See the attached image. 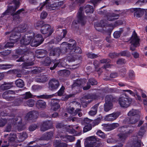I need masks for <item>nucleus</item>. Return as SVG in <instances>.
<instances>
[{"label": "nucleus", "mask_w": 147, "mask_h": 147, "mask_svg": "<svg viewBox=\"0 0 147 147\" xmlns=\"http://www.w3.org/2000/svg\"><path fill=\"white\" fill-rule=\"evenodd\" d=\"M43 41L42 36L38 34L33 39V36H25V38H22L20 40L21 44L26 45L29 44L32 41L31 45L32 47H37L41 44Z\"/></svg>", "instance_id": "1"}, {"label": "nucleus", "mask_w": 147, "mask_h": 147, "mask_svg": "<svg viewBox=\"0 0 147 147\" xmlns=\"http://www.w3.org/2000/svg\"><path fill=\"white\" fill-rule=\"evenodd\" d=\"M19 30L20 32H24V28L19 27L18 28H16L15 30L12 32L10 37V42L7 43L5 46V48L12 47L13 46L14 43L18 41V39L20 36V33L18 32L17 30Z\"/></svg>", "instance_id": "2"}, {"label": "nucleus", "mask_w": 147, "mask_h": 147, "mask_svg": "<svg viewBox=\"0 0 147 147\" xmlns=\"http://www.w3.org/2000/svg\"><path fill=\"white\" fill-rule=\"evenodd\" d=\"M65 62L64 60L62 59L55 60L52 61L50 58L47 57L45 59L43 63L45 66H51L50 69L52 70L54 69L57 65L59 66H64Z\"/></svg>", "instance_id": "3"}, {"label": "nucleus", "mask_w": 147, "mask_h": 147, "mask_svg": "<svg viewBox=\"0 0 147 147\" xmlns=\"http://www.w3.org/2000/svg\"><path fill=\"white\" fill-rule=\"evenodd\" d=\"M99 144V142L97 140L96 138L94 136L87 137L84 142L85 147H98Z\"/></svg>", "instance_id": "4"}, {"label": "nucleus", "mask_w": 147, "mask_h": 147, "mask_svg": "<svg viewBox=\"0 0 147 147\" xmlns=\"http://www.w3.org/2000/svg\"><path fill=\"white\" fill-rule=\"evenodd\" d=\"M124 95L120 97L119 99V102L120 106L123 108H127L129 106L132 100L131 98Z\"/></svg>", "instance_id": "5"}, {"label": "nucleus", "mask_w": 147, "mask_h": 147, "mask_svg": "<svg viewBox=\"0 0 147 147\" xmlns=\"http://www.w3.org/2000/svg\"><path fill=\"white\" fill-rule=\"evenodd\" d=\"M139 39L137 36L135 31H134L131 40V45L130 49L131 50H134L136 47L139 45Z\"/></svg>", "instance_id": "6"}, {"label": "nucleus", "mask_w": 147, "mask_h": 147, "mask_svg": "<svg viewBox=\"0 0 147 147\" xmlns=\"http://www.w3.org/2000/svg\"><path fill=\"white\" fill-rule=\"evenodd\" d=\"M112 97L111 95H108L106 96L105 98V103L104 105V110L107 112L110 110L113 107V105L111 100Z\"/></svg>", "instance_id": "7"}, {"label": "nucleus", "mask_w": 147, "mask_h": 147, "mask_svg": "<svg viewBox=\"0 0 147 147\" xmlns=\"http://www.w3.org/2000/svg\"><path fill=\"white\" fill-rule=\"evenodd\" d=\"M40 31L42 34H47V36H49L53 32V30L49 25L46 24L42 27Z\"/></svg>", "instance_id": "8"}, {"label": "nucleus", "mask_w": 147, "mask_h": 147, "mask_svg": "<svg viewBox=\"0 0 147 147\" xmlns=\"http://www.w3.org/2000/svg\"><path fill=\"white\" fill-rule=\"evenodd\" d=\"M126 128L124 126H123L119 129L120 133L118 134L119 139L120 140L123 141L127 136L128 133L125 132Z\"/></svg>", "instance_id": "9"}, {"label": "nucleus", "mask_w": 147, "mask_h": 147, "mask_svg": "<svg viewBox=\"0 0 147 147\" xmlns=\"http://www.w3.org/2000/svg\"><path fill=\"white\" fill-rule=\"evenodd\" d=\"M59 86V82L57 80H51L49 83V88L51 90H54L57 88Z\"/></svg>", "instance_id": "10"}, {"label": "nucleus", "mask_w": 147, "mask_h": 147, "mask_svg": "<svg viewBox=\"0 0 147 147\" xmlns=\"http://www.w3.org/2000/svg\"><path fill=\"white\" fill-rule=\"evenodd\" d=\"M119 112L113 113L106 116L105 119L108 121H112L116 119L119 115Z\"/></svg>", "instance_id": "11"}, {"label": "nucleus", "mask_w": 147, "mask_h": 147, "mask_svg": "<svg viewBox=\"0 0 147 147\" xmlns=\"http://www.w3.org/2000/svg\"><path fill=\"white\" fill-rule=\"evenodd\" d=\"M13 3L15 5V7H13V6H10L9 7L6 11V12H10L11 13L15 11L18 8L20 4L19 1L18 0H15L13 1Z\"/></svg>", "instance_id": "12"}, {"label": "nucleus", "mask_w": 147, "mask_h": 147, "mask_svg": "<svg viewBox=\"0 0 147 147\" xmlns=\"http://www.w3.org/2000/svg\"><path fill=\"white\" fill-rule=\"evenodd\" d=\"M59 101L57 99L52 100L51 102V109L56 111L60 107V106L58 104Z\"/></svg>", "instance_id": "13"}, {"label": "nucleus", "mask_w": 147, "mask_h": 147, "mask_svg": "<svg viewBox=\"0 0 147 147\" xmlns=\"http://www.w3.org/2000/svg\"><path fill=\"white\" fill-rule=\"evenodd\" d=\"M74 109L73 108H70L67 109V112L73 116L75 115L77 113L78 116L80 117L82 115V113L80 112L81 111L80 109H77L74 111Z\"/></svg>", "instance_id": "14"}, {"label": "nucleus", "mask_w": 147, "mask_h": 147, "mask_svg": "<svg viewBox=\"0 0 147 147\" xmlns=\"http://www.w3.org/2000/svg\"><path fill=\"white\" fill-rule=\"evenodd\" d=\"M104 20H101L100 23L96 22L94 24L95 29L99 31H101L102 28L105 26V23H104ZM106 21H105V22Z\"/></svg>", "instance_id": "15"}, {"label": "nucleus", "mask_w": 147, "mask_h": 147, "mask_svg": "<svg viewBox=\"0 0 147 147\" xmlns=\"http://www.w3.org/2000/svg\"><path fill=\"white\" fill-rule=\"evenodd\" d=\"M61 139L64 141L66 142H73L75 140L74 137L70 136L63 135L61 137Z\"/></svg>", "instance_id": "16"}, {"label": "nucleus", "mask_w": 147, "mask_h": 147, "mask_svg": "<svg viewBox=\"0 0 147 147\" xmlns=\"http://www.w3.org/2000/svg\"><path fill=\"white\" fill-rule=\"evenodd\" d=\"M37 114L35 112H30L28 113L26 117V118L28 120L32 119L34 118H37Z\"/></svg>", "instance_id": "17"}, {"label": "nucleus", "mask_w": 147, "mask_h": 147, "mask_svg": "<svg viewBox=\"0 0 147 147\" xmlns=\"http://www.w3.org/2000/svg\"><path fill=\"white\" fill-rule=\"evenodd\" d=\"M97 84L96 81L94 79H90L88 83V85L87 86H85L83 87V89L84 90H87L90 88V86L89 84L93 85H96Z\"/></svg>", "instance_id": "18"}, {"label": "nucleus", "mask_w": 147, "mask_h": 147, "mask_svg": "<svg viewBox=\"0 0 147 147\" xmlns=\"http://www.w3.org/2000/svg\"><path fill=\"white\" fill-rule=\"evenodd\" d=\"M144 10L140 8H137V10L134 13V16L135 17L139 18L144 13Z\"/></svg>", "instance_id": "19"}, {"label": "nucleus", "mask_w": 147, "mask_h": 147, "mask_svg": "<svg viewBox=\"0 0 147 147\" xmlns=\"http://www.w3.org/2000/svg\"><path fill=\"white\" fill-rule=\"evenodd\" d=\"M12 86L11 83H4L1 86L0 88L2 90H5L10 88Z\"/></svg>", "instance_id": "20"}, {"label": "nucleus", "mask_w": 147, "mask_h": 147, "mask_svg": "<svg viewBox=\"0 0 147 147\" xmlns=\"http://www.w3.org/2000/svg\"><path fill=\"white\" fill-rule=\"evenodd\" d=\"M46 105L45 102L42 100H38L36 103V107L38 108H45L46 107Z\"/></svg>", "instance_id": "21"}, {"label": "nucleus", "mask_w": 147, "mask_h": 147, "mask_svg": "<svg viewBox=\"0 0 147 147\" xmlns=\"http://www.w3.org/2000/svg\"><path fill=\"white\" fill-rule=\"evenodd\" d=\"M17 135L18 138L17 141L19 142L23 141L27 137V134L26 133L18 134Z\"/></svg>", "instance_id": "22"}, {"label": "nucleus", "mask_w": 147, "mask_h": 147, "mask_svg": "<svg viewBox=\"0 0 147 147\" xmlns=\"http://www.w3.org/2000/svg\"><path fill=\"white\" fill-rule=\"evenodd\" d=\"M98 107V105H95L92 108L91 110L89 112V115L91 116H93L96 114L97 112Z\"/></svg>", "instance_id": "23"}, {"label": "nucleus", "mask_w": 147, "mask_h": 147, "mask_svg": "<svg viewBox=\"0 0 147 147\" xmlns=\"http://www.w3.org/2000/svg\"><path fill=\"white\" fill-rule=\"evenodd\" d=\"M60 50L59 49L56 48L51 50L50 53V56H54L55 55L59 56L60 54Z\"/></svg>", "instance_id": "24"}, {"label": "nucleus", "mask_w": 147, "mask_h": 147, "mask_svg": "<svg viewBox=\"0 0 147 147\" xmlns=\"http://www.w3.org/2000/svg\"><path fill=\"white\" fill-rule=\"evenodd\" d=\"M86 13H92L94 11L93 8L92 6L89 5H87L84 9Z\"/></svg>", "instance_id": "25"}, {"label": "nucleus", "mask_w": 147, "mask_h": 147, "mask_svg": "<svg viewBox=\"0 0 147 147\" xmlns=\"http://www.w3.org/2000/svg\"><path fill=\"white\" fill-rule=\"evenodd\" d=\"M83 8L82 7L80 8V11L78 12V17L79 19V22H82V21L84 18V15L82 12Z\"/></svg>", "instance_id": "26"}, {"label": "nucleus", "mask_w": 147, "mask_h": 147, "mask_svg": "<svg viewBox=\"0 0 147 147\" xmlns=\"http://www.w3.org/2000/svg\"><path fill=\"white\" fill-rule=\"evenodd\" d=\"M57 3L53 4L52 5L47 6V5H46V7L47 8L49 9L50 10H54L56 9L57 5L58 6H60L63 4L62 2L58 3V4H56Z\"/></svg>", "instance_id": "27"}, {"label": "nucleus", "mask_w": 147, "mask_h": 147, "mask_svg": "<svg viewBox=\"0 0 147 147\" xmlns=\"http://www.w3.org/2000/svg\"><path fill=\"white\" fill-rule=\"evenodd\" d=\"M9 140L10 141H14L18 142L17 140H18V137L17 134L16 135V134H11L9 135Z\"/></svg>", "instance_id": "28"}, {"label": "nucleus", "mask_w": 147, "mask_h": 147, "mask_svg": "<svg viewBox=\"0 0 147 147\" xmlns=\"http://www.w3.org/2000/svg\"><path fill=\"white\" fill-rule=\"evenodd\" d=\"M140 113V112L139 111L132 109L128 112V114L129 116H131L137 114L139 115Z\"/></svg>", "instance_id": "29"}, {"label": "nucleus", "mask_w": 147, "mask_h": 147, "mask_svg": "<svg viewBox=\"0 0 147 147\" xmlns=\"http://www.w3.org/2000/svg\"><path fill=\"white\" fill-rule=\"evenodd\" d=\"M15 84L17 87L20 88H22L24 85L23 81L20 79L17 80L16 81Z\"/></svg>", "instance_id": "30"}, {"label": "nucleus", "mask_w": 147, "mask_h": 147, "mask_svg": "<svg viewBox=\"0 0 147 147\" xmlns=\"http://www.w3.org/2000/svg\"><path fill=\"white\" fill-rule=\"evenodd\" d=\"M118 15H117L114 14L112 15L109 14L107 16V18L108 20L110 21H112L115 20L116 18H115L116 17L118 16Z\"/></svg>", "instance_id": "31"}, {"label": "nucleus", "mask_w": 147, "mask_h": 147, "mask_svg": "<svg viewBox=\"0 0 147 147\" xmlns=\"http://www.w3.org/2000/svg\"><path fill=\"white\" fill-rule=\"evenodd\" d=\"M34 100L32 99H30L28 100L27 102H25L24 103V105L25 106L28 105L29 107H32L34 105Z\"/></svg>", "instance_id": "32"}, {"label": "nucleus", "mask_w": 147, "mask_h": 147, "mask_svg": "<svg viewBox=\"0 0 147 147\" xmlns=\"http://www.w3.org/2000/svg\"><path fill=\"white\" fill-rule=\"evenodd\" d=\"M55 94H53L50 95H42L40 96H38L37 97L38 98H51L55 96Z\"/></svg>", "instance_id": "33"}, {"label": "nucleus", "mask_w": 147, "mask_h": 147, "mask_svg": "<svg viewBox=\"0 0 147 147\" xmlns=\"http://www.w3.org/2000/svg\"><path fill=\"white\" fill-rule=\"evenodd\" d=\"M96 134L100 137L102 138H105L106 137V135L104 133L100 130H98L96 133Z\"/></svg>", "instance_id": "34"}, {"label": "nucleus", "mask_w": 147, "mask_h": 147, "mask_svg": "<svg viewBox=\"0 0 147 147\" xmlns=\"http://www.w3.org/2000/svg\"><path fill=\"white\" fill-rule=\"evenodd\" d=\"M89 98H87V97H85L84 98L85 100H84V101L82 100L83 99V98H82V100H82L81 102V103L82 105V106L84 107H86L87 106V105L88 104V103L91 101H90V102H89V100H88V101H87L88 99Z\"/></svg>", "instance_id": "35"}, {"label": "nucleus", "mask_w": 147, "mask_h": 147, "mask_svg": "<svg viewBox=\"0 0 147 147\" xmlns=\"http://www.w3.org/2000/svg\"><path fill=\"white\" fill-rule=\"evenodd\" d=\"M92 127L90 124H88L87 125H86L83 129V131L84 132H87L91 129Z\"/></svg>", "instance_id": "36"}, {"label": "nucleus", "mask_w": 147, "mask_h": 147, "mask_svg": "<svg viewBox=\"0 0 147 147\" xmlns=\"http://www.w3.org/2000/svg\"><path fill=\"white\" fill-rule=\"evenodd\" d=\"M67 33V31L65 30H64L63 31V37H61L59 36H58L56 38L57 42H59L65 36Z\"/></svg>", "instance_id": "37"}, {"label": "nucleus", "mask_w": 147, "mask_h": 147, "mask_svg": "<svg viewBox=\"0 0 147 147\" xmlns=\"http://www.w3.org/2000/svg\"><path fill=\"white\" fill-rule=\"evenodd\" d=\"M102 126H103V129L106 131H109L110 130V125H109L108 124H104L102 125Z\"/></svg>", "instance_id": "38"}, {"label": "nucleus", "mask_w": 147, "mask_h": 147, "mask_svg": "<svg viewBox=\"0 0 147 147\" xmlns=\"http://www.w3.org/2000/svg\"><path fill=\"white\" fill-rule=\"evenodd\" d=\"M144 132L145 130L144 127H141L138 133V135L142 137L144 135Z\"/></svg>", "instance_id": "39"}, {"label": "nucleus", "mask_w": 147, "mask_h": 147, "mask_svg": "<svg viewBox=\"0 0 147 147\" xmlns=\"http://www.w3.org/2000/svg\"><path fill=\"white\" fill-rule=\"evenodd\" d=\"M32 95L30 92H27L23 95L24 98L26 99L32 97Z\"/></svg>", "instance_id": "40"}, {"label": "nucleus", "mask_w": 147, "mask_h": 147, "mask_svg": "<svg viewBox=\"0 0 147 147\" xmlns=\"http://www.w3.org/2000/svg\"><path fill=\"white\" fill-rule=\"evenodd\" d=\"M123 92H127L129 94L133 96H135V94L136 93V91L135 92H133L132 91L129 90H123Z\"/></svg>", "instance_id": "41"}, {"label": "nucleus", "mask_w": 147, "mask_h": 147, "mask_svg": "<svg viewBox=\"0 0 147 147\" xmlns=\"http://www.w3.org/2000/svg\"><path fill=\"white\" fill-rule=\"evenodd\" d=\"M119 126V124L118 123H113L110 125V130L115 129Z\"/></svg>", "instance_id": "42"}, {"label": "nucleus", "mask_w": 147, "mask_h": 147, "mask_svg": "<svg viewBox=\"0 0 147 147\" xmlns=\"http://www.w3.org/2000/svg\"><path fill=\"white\" fill-rule=\"evenodd\" d=\"M47 13L46 11H43L41 13L40 18L42 19H45L47 17Z\"/></svg>", "instance_id": "43"}, {"label": "nucleus", "mask_w": 147, "mask_h": 147, "mask_svg": "<svg viewBox=\"0 0 147 147\" xmlns=\"http://www.w3.org/2000/svg\"><path fill=\"white\" fill-rule=\"evenodd\" d=\"M121 34V32L119 31H116L113 34V36L115 38H119Z\"/></svg>", "instance_id": "44"}, {"label": "nucleus", "mask_w": 147, "mask_h": 147, "mask_svg": "<svg viewBox=\"0 0 147 147\" xmlns=\"http://www.w3.org/2000/svg\"><path fill=\"white\" fill-rule=\"evenodd\" d=\"M120 54L122 56H126L128 57L129 56V53L127 51H123L120 52Z\"/></svg>", "instance_id": "45"}, {"label": "nucleus", "mask_w": 147, "mask_h": 147, "mask_svg": "<svg viewBox=\"0 0 147 147\" xmlns=\"http://www.w3.org/2000/svg\"><path fill=\"white\" fill-rule=\"evenodd\" d=\"M65 89L64 87L62 86L58 91L57 94L59 96H61L64 92V90Z\"/></svg>", "instance_id": "46"}, {"label": "nucleus", "mask_w": 147, "mask_h": 147, "mask_svg": "<svg viewBox=\"0 0 147 147\" xmlns=\"http://www.w3.org/2000/svg\"><path fill=\"white\" fill-rule=\"evenodd\" d=\"M139 119H136V118H133L130 119L129 121V123L131 124H134L136 123Z\"/></svg>", "instance_id": "47"}, {"label": "nucleus", "mask_w": 147, "mask_h": 147, "mask_svg": "<svg viewBox=\"0 0 147 147\" xmlns=\"http://www.w3.org/2000/svg\"><path fill=\"white\" fill-rule=\"evenodd\" d=\"M53 136V133L52 132H49L47 133L46 134V137L45 138V139L48 140L50 138Z\"/></svg>", "instance_id": "48"}, {"label": "nucleus", "mask_w": 147, "mask_h": 147, "mask_svg": "<svg viewBox=\"0 0 147 147\" xmlns=\"http://www.w3.org/2000/svg\"><path fill=\"white\" fill-rule=\"evenodd\" d=\"M10 65H0V69H6L10 67Z\"/></svg>", "instance_id": "49"}, {"label": "nucleus", "mask_w": 147, "mask_h": 147, "mask_svg": "<svg viewBox=\"0 0 147 147\" xmlns=\"http://www.w3.org/2000/svg\"><path fill=\"white\" fill-rule=\"evenodd\" d=\"M6 123V120L5 119H0V127L4 126Z\"/></svg>", "instance_id": "50"}, {"label": "nucleus", "mask_w": 147, "mask_h": 147, "mask_svg": "<svg viewBox=\"0 0 147 147\" xmlns=\"http://www.w3.org/2000/svg\"><path fill=\"white\" fill-rule=\"evenodd\" d=\"M34 63L31 62L30 63H25L24 64V67L25 68L28 69V67H27L29 66H31L33 65Z\"/></svg>", "instance_id": "51"}, {"label": "nucleus", "mask_w": 147, "mask_h": 147, "mask_svg": "<svg viewBox=\"0 0 147 147\" xmlns=\"http://www.w3.org/2000/svg\"><path fill=\"white\" fill-rule=\"evenodd\" d=\"M91 121V120L90 119L87 118H86L84 119L83 120V123L84 124H88L90 123Z\"/></svg>", "instance_id": "52"}, {"label": "nucleus", "mask_w": 147, "mask_h": 147, "mask_svg": "<svg viewBox=\"0 0 147 147\" xmlns=\"http://www.w3.org/2000/svg\"><path fill=\"white\" fill-rule=\"evenodd\" d=\"M140 146L141 143L140 141L135 142L134 144V147H140Z\"/></svg>", "instance_id": "53"}, {"label": "nucleus", "mask_w": 147, "mask_h": 147, "mask_svg": "<svg viewBox=\"0 0 147 147\" xmlns=\"http://www.w3.org/2000/svg\"><path fill=\"white\" fill-rule=\"evenodd\" d=\"M125 61L123 59H119L117 61V63L118 64H121L125 63Z\"/></svg>", "instance_id": "54"}, {"label": "nucleus", "mask_w": 147, "mask_h": 147, "mask_svg": "<svg viewBox=\"0 0 147 147\" xmlns=\"http://www.w3.org/2000/svg\"><path fill=\"white\" fill-rule=\"evenodd\" d=\"M37 126L36 125H31L30 126L29 128V130L30 131H33L36 129L37 128Z\"/></svg>", "instance_id": "55"}, {"label": "nucleus", "mask_w": 147, "mask_h": 147, "mask_svg": "<svg viewBox=\"0 0 147 147\" xmlns=\"http://www.w3.org/2000/svg\"><path fill=\"white\" fill-rule=\"evenodd\" d=\"M22 11V10H18L17 12H16V15H14L13 14V17H15V18H16V19H18V16L17 15L18 14H20L21 12ZM15 20H16V18H15L14 19Z\"/></svg>", "instance_id": "56"}, {"label": "nucleus", "mask_w": 147, "mask_h": 147, "mask_svg": "<svg viewBox=\"0 0 147 147\" xmlns=\"http://www.w3.org/2000/svg\"><path fill=\"white\" fill-rule=\"evenodd\" d=\"M100 121V118H98L94 120V125H98Z\"/></svg>", "instance_id": "57"}, {"label": "nucleus", "mask_w": 147, "mask_h": 147, "mask_svg": "<svg viewBox=\"0 0 147 147\" xmlns=\"http://www.w3.org/2000/svg\"><path fill=\"white\" fill-rule=\"evenodd\" d=\"M88 57L90 58H96L97 56L94 54L89 53L88 55Z\"/></svg>", "instance_id": "58"}, {"label": "nucleus", "mask_w": 147, "mask_h": 147, "mask_svg": "<svg viewBox=\"0 0 147 147\" xmlns=\"http://www.w3.org/2000/svg\"><path fill=\"white\" fill-rule=\"evenodd\" d=\"M79 128V127L78 125H74L73 126H71V128L70 129L71 130H72V131H74L75 129H78Z\"/></svg>", "instance_id": "59"}, {"label": "nucleus", "mask_w": 147, "mask_h": 147, "mask_svg": "<svg viewBox=\"0 0 147 147\" xmlns=\"http://www.w3.org/2000/svg\"><path fill=\"white\" fill-rule=\"evenodd\" d=\"M49 129V128H48L47 126H45L44 125H43L41 127L40 129L41 131H44Z\"/></svg>", "instance_id": "60"}, {"label": "nucleus", "mask_w": 147, "mask_h": 147, "mask_svg": "<svg viewBox=\"0 0 147 147\" xmlns=\"http://www.w3.org/2000/svg\"><path fill=\"white\" fill-rule=\"evenodd\" d=\"M42 70H40V68H38L32 71V72L34 73H36L40 72L42 71Z\"/></svg>", "instance_id": "61"}, {"label": "nucleus", "mask_w": 147, "mask_h": 147, "mask_svg": "<svg viewBox=\"0 0 147 147\" xmlns=\"http://www.w3.org/2000/svg\"><path fill=\"white\" fill-rule=\"evenodd\" d=\"M129 76L131 78H133L134 76V72L133 71H130L129 74Z\"/></svg>", "instance_id": "62"}, {"label": "nucleus", "mask_w": 147, "mask_h": 147, "mask_svg": "<svg viewBox=\"0 0 147 147\" xmlns=\"http://www.w3.org/2000/svg\"><path fill=\"white\" fill-rule=\"evenodd\" d=\"M135 96H137V97H136L137 99L138 100L140 101H141L142 100L141 96L138 94L137 92L136 93Z\"/></svg>", "instance_id": "63"}, {"label": "nucleus", "mask_w": 147, "mask_h": 147, "mask_svg": "<svg viewBox=\"0 0 147 147\" xmlns=\"http://www.w3.org/2000/svg\"><path fill=\"white\" fill-rule=\"evenodd\" d=\"M80 142V140H78L76 144V147H81Z\"/></svg>", "instance_id": "64"}]
</instances>
